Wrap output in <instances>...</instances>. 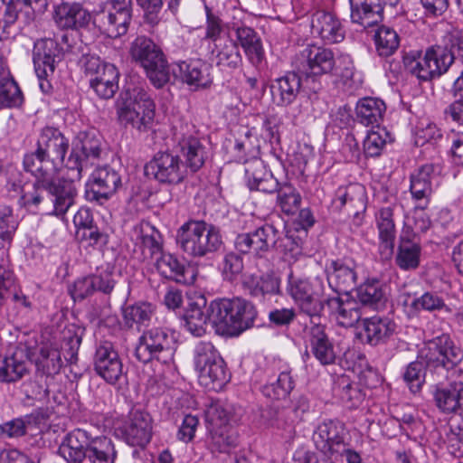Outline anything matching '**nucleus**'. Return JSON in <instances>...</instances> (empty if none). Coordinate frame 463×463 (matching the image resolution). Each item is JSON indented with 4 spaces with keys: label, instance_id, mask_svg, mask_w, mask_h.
I'll use <instances>...</instances> for the list:
<instances>
[{
    "label": "nucleus",
    "instance_id": "nucleus-1",
    "mask_svg": "<svg viewBox=\"0 0 463 463\" xmlns=\"http://www.w3.org/2000/svg\"><path fill=\"white\" fill-rule=\"evenodd\" d=\"M172 152H157L145 165V174L163 184H176L184 181L187 170L199 171L205 163L207 151L193 123L179 122L173 128Z\"/></svg>",
    "mask_w": 463,
    "mask_h": 463
},
{
    "label": "nucleus",
    "instance_id": "nucleus-2",
    "mask_svg": "<svg viewBox=\"0 0 463 463\" xmlns=\"http://www.w3.org/2000/svg\"><path fill=\"white\" fill-rule=\"evenodd\" d=\"M23 163L24 170L35 177L36 185L43 187L49 194L53 213L64 214L74 204L77 196L76 184L70 181L68 176L57 178L58 169L50 159L40 153L38 148L27 153Z\"/></svg>",
    "mask_w": 463,
    "mask_h": 463
},
{
    "label": "nucleus",
    "instance_id": "nucleus-3",
    "mask_svg": "<svg viewBox=\"0 0 463 463\" xmlns=\"http://www.w3.org/2000/svg\"><path fill=\"white\" fill-rule=\"evenodd\" d=\"M317 68H318V46L310 44L301 52L298 58V70L304 79L302 80L295 72H288L275 80L270 85L273 103L279 107L292 104L298 95L302 82L304 88L317 93Z\"/></svg>",
    "mask_w": 463,
    "mask_h": 463
},
{
    "label": "nucleus",
    "instance_id": "nucleus-4",
    "mask_svg": "<svg viewBox=\"0 0 463 463\" xmlns=\"http://www.w3.org/2000/svg\"><path fill=\"white\" fill-rule=\"evenodd\" d=\"M257 315L253 304L244 298H219L210 303V323L222 336H239L254 326Z\"/></svg>",
    "mask_w": 463,
    "mask_h": 463
},
{
    "label": "nucleus",
    "instance_id": "nucleus-5",
    "mask_svg": "<svg viewBox=\"0 0 463 463\" xmlns=\"http://www.w3.org/2000/svg\"><path fill=\"white\" fill-rule=\"evenodd\" d=\"M117 119L125 128L131 127L138 132L152 128L156 105L150 94L143 87L128 88L115 103Z\"/></svg>",
    "mask_w": 463,
    "mask_h": 463
},
{
    "label": "nucleus",
    "instance_id": "nucleus-6",
    "mask_svg": "<svg viewBox=\"0 0 463 463\" xmlns=\"http://www.w3.org/2000/svg\"><path fill=\"white\" fill-rule=\"evenodd\" d=\"M175 241L183 252L194 258H202L213 253L222 243L217 227L204 221L195 220H189L179 227Z\"/></svg>",
    "mask_w": 463,
    "mask_h": 463
},
{
    "label": "nucleus",
    "instance_id": "nucleus-7",
    "mask_svg": "<svg viewBox=\"0 0 463 463\" xmlns=\"http://www.w3.org/2000/svg\"><path fill=\"white\" fill-rule=\"evenodd\" d=\"M101 136L94 129L80 132L65 163L68 178L73 184L82 177V172L101 158L103 153Z\"/></svg>",
    "mask_w": 463,
    "mask_h": 463
},
{
    "label": "nucleus",
    "instance_id": "nucleus-8",
    "mask_svg": "<svg viewBox=\"0 0 463 463\" xmlns=\"http://www.w3.org/2000/svg\"><path fill=\"white\" fill-rule=\"evenodd\" d=\"M130 54L146 71L150 82L157 89L170 80L168 62L161 48L152 40L137 37L131 44Z\"/></svg>",
    "mask_w": 463,
    "mask_h": 463
},
{
    "label": "nucleus",
    "instance_id": "nucleus-9",
    "mask_svg": "<svg viewBox=\"0 0 463 463\" xmlns=\"http://www.w3.org/2000/svg\"><path fill=\"white\" fill-rule=\"evenodd\" d=\"M175 351V334L165 327H152L139 336L135 355L144 364L156 360L167 364L174 361Z\"/></svg>",
    "mask_w": 463,
    "mask_h": 463
},
{
    "label": "nucleus",
    "instance_id": "nucleus-10",
    "mask_svg": "<svg viewBox=\"0 0 463 463\" xmlns=\"http://www.w3.org/2000/svg\"><path fill=\"white\" fill-rule=\"evenodd\" d=\"M421 357L430 371L442 373L454 369L463 360V349L449 334H441L425 343Z\"/></svg>",
    "mask_w": 463,
    "mask_h": 463
},
{
    "label": "nucleus",
    "instance_id": "nucleus-11",
    "mask_svg": "<svg viewBox=\"0 0 463 463\" xmlns=\"http://www.w3.org/2000/svg\"><path fill=\"white\" fill-rule=\"evenodd\" d=\"M81 344V335L77 330L67 328L62 332L61 351L52 345H43L40 349L37 364L48 375L56 374L62 366L61 353L64 359L74 364L78 360V351Z\"/></svg>",
    "mask_w": 463,
    "mask_h": 463
},
{
    "label": "nucleus",
    "instance_id": "nucleus-12",
    "mask_svg": "<svg viewBox=\"0 0 463 463\" xmlns=\"http://www.w3.org/2000/svg\"><path fill=\"white\" fill-rule=\"evenodd\" d=\"M320 317L342 327H352L362 318L360 304L349 295L333 294L320 300Z\"/></svg>",
    "mask_w": 463,
    "mask_h": 463
},
{
    "label": "nucleus",
    "instance_id": "nucleus-13",
    "mask_svg": "<svg viewBox=\"0 0 463 463\" xmlns=\"http://www.w3.org/2000/svg\"><path fill=\"white\" fill-rule=\"evenodd\" d=\"M94 369L109 384H121L126 382L127 373L123 363L109 341H100L97 345Z\"/></svg>",
    "mask_w": 463,
    "mask_h": 463
},
{
    "label": "nucleus",
    "instance_id": "nucleus-14",
    "mask_svg": "<svg viewBox=\"0 0 463 463\" xmlns=\"http://www.w3.org/2000/svg\"><path fill=\"white\" fill-rule=\"evenodd\" d=\"M121 184V176L114 168L109 165L98 167L91 175L86 198L102 204L116 194Z\"/></svg>",
    "mask_w": 463,
    "mask_h": 463
},
{
    "label": "nucleus",
    "instance_id": "nucleus-15",
    "mask_svg": "<svg viewBox=\"0 0 463 463\" xmlns=\"http://www.w3.org/2000/svg\"><path fill=\"white\" fill-rule=\"evenodd\" d=\"M276 242V228L271 224H265L253 232L238 234L234 240V247L240 253L261 257Z\"/></svg>",
    "mask_w": 463,
    "mask_h": 463
},
{
    "label": "nucleus",
    "instance_id": "nucleus-16",
    "mask_svg": "<svg viewBox=\"0 0 463 463\" xmlns=\"http://www.w3.org/2000/svg\"><path fill=\"white\" fill-rule=\"evenodd\" d=\"M422 247L411 226H404L394 256L395 265L402 271L416 270L420 265Z\"/></svg>",
    "mask_w": 463,
    "mask_h": 463
},
{
    "label": "nucleus",
    "instance_id": "nucleus-17",
    "mask_svg": "<svg viewBox=\"0 0 463 463\" xmlns=\"http://www.w3.org/2000/svg\"><path fill=\"white\" fill-rule=\"evenodd\" d=\"M69 146V139L58 128L52 127L43 128L36 143V148L50 159L57 169L64 164Z\"/></svg>",
    "mask_w": 463,
    "mask_h": 463
},
{
    "label": "nucleus",
    "instance_id": "nucleus-18",
    "mask_svg": "<svg viewBox=\"0 0 463 463\" xmlns=\"http://www.w3.org/2000/svg\"><path fill=\"white\" fill-rule=\"evenodd\" d=\"M152 436L151 416L143 411L133 410L123 428L125 441L130 446L144 448Z\"/></svg>",
    "mask_w": 463,
    "mask_h": 463
},
{
    "label": "nucleus",
    "instance_id": "nucleus-19",
    "mask_svg": "<svg viewBox=\"0 0 463 463\" xmlns=\"http://www.w3.org/2000/svg\"><path fill=\"white\" fill-rule=\"evenodd\" d=\"M155 265L159 274L165 279L184 285H191L195 281V269L170 253L156 257Z\"/></svg>",
    "mask_w": 463,
    "mask_h": 463
},
{
    "label": "nucleus",
    "instance_id": "nucleus-20",
    "mask_svg": "<svg viewBox=\"0 0 463 463\" xmlns=\"http://www.w3.org/2000/svg\"><path fill=\"white\" fill-rule=\"evenodd\" d=\"M288 294L298 303L302 313L310 317V322L314 324L313 330L317 324L314 319L318 317V299L314 297V290L307 279L296 278L292 273L288 275Z\"/></svg>",
    "mask_w": 463,
    "mask_h": 463
},
{
    "label": "nucleus",
    "instance_id": "nucleus-21",
    "mask_svg": "<svg viewBox=\"0 0 463 463\" xmlns=\"http://www.w3.org/2000/svg\"><path fill=\"white\" fill-rule=\"evenodd\" d=\"M436 407L443 413L463 411V372L447 386H436L433 391Z\"/></svg>",
    "mask_w": 463,
    "mask_h": 463
},
{
    "label": "nucleus",
    "instance_id": "nucleus-22",
    "mask_svg": "<svg viewBox=\"0 0 463 463\" xmlns=\"http://www.w3.org/2000/svg\"><path fill=\"white\" fill-rule=\"evenodd\" d=\"M55 39L46 38L37 42L33 51V64L39 80L47 78L55 70L56 59L61 54Z\"/></svg>",
    "mask_w": 463,
    "mask_h": 463
},
{
    "label": "nucleus",
    "instance_id": "nucleus-23",
    "mask_svg": "<svg viewBox=\"0 0 463 463\" xmlns=\"http://www.w3.org/2000/svg\"><path fill=\"white\" fill-rule=\"evenodd\" d=\"M92 439L86 430L76 429L65 436L59 447V454L68 463H81L87 456Z\"/></svg>",
    "mask_w": 463,
    "mask_h": 463
},
{
    "label": "nucleus",
    "instance_id": "nucleus-24",
    "mask_svg": "<svg viewBox=\"0 0 463 463\" xmlns=\"http://www.w3.org/2000/svg\"><path fill=\"white\" fill-rule=\"evenodd\" d=\"M331 207L334 211L345 208L348 214L357 215L359 211L365 209L364 187L358 184L339 187L332 199Z\"/></svg>",
    "mask_w": 463,
    "mask_h": 463
},
{
    "label": "nucleus",
    "instance_id": "nucleus-25",
    "mask_svg": "<svg viewBox=\"0 0 463 463\" xmlns=\"http://www.w3.org/2000/svg\"><path fill=\"white\" fill-rule=\"evenodd\" d=\"M326 274L333 294L349 295L357 284V274L354 268L338 261H331L326 267Z\"/></svg>",
    "mask_w": 463,
    "mask_h": 463
},
{
    "label": "nucleus",
    "instance_id": "nucleus-26",
    "mask_svg": "<svg viewBox=\"0 0 463 463\" xmlns=\"http://www.w3.org/2000/svg\"><path fill=\"white\" fill-rule=\"evenodd\" d=\"M367 344L375 346L386 343L395 333L396 324L388 317L373 316L362 320Z\"/></svg>",
    "mask_w": 463,
    "mask_h": 463
},
{
    "label": "nucleus",
    "instance_id": "nucleus-27",
    "mask_svg": "<svg viewBox=\"0 0 463 463\" xmlns=\"http://www.w3.org/2000/svg\"><path fill=\"white\" fill-rule=\"evenodd\" d=\"M206 298L203 296L197 297L188 303L184 314L185 329L194 336L201 337L206 333L207 321L210 322V306L206 308Z\"/></svg>",
    "mask_w": 463,
    "mask_h": 463
},
{
    "label": "nucleus",
    "instance_id": "nucleus-28",
    "mask_svg": "<svg viewBox=\"0 0 463 463\" xmlns=\"http://www.w3.org/2000/svg\"><path fill=\"white\" fill-rule=\"evenodd\" d=\"M108 12L94 15L93 25L99 29L103 26L128 27L131 20V0H110Z\"/></svg>",
    "mask_w": 463,
    "mask_h": 463
},
{
    "label": "nucleus",
    "instance_id": "nucleus-29",
    "mask_svg": "<svg viewBox=\"0 0 463 463\" xmlns=\"http://www.w3.org/2000/svg\"><path fill=\"white\" fill-rule=\"evenodd\" d=\"M351 19L364 29L377 25L383 20V7L379 0H349Z\"/></svg>",
    "mask_w": 463,
    "mask_h": 463
},
{
    "label": "nucleus",
    "instance_id": "nucleus-30",
    "mask_svg": "<svg viewBox=\"0 0 463 463\" xmlns=\"http://www.w3.org/2000/svg\"><path fill=\"white\" fill-rule=\"evenodd\" d=\"M434 165H424L411 175L410 192L415 201H425L416 208L424 210L432 194V181L434 179Z\"/></svg>",
    "mask_w": 463,
    "mask_h": 463
},
{
    "label": "nucleus",
    "instance_id": "nucleus-31",
    "mask_svg": "<svg viewBox=\"0 0 463 463\" xmlns=\"http://www.w3.org/2000/svg\"><path fill=\"white\" fill-rule=\"evenodd\" d=\"M176 68L182 80L195 90L206 88L212 83L210 66L201 60L180 61Z\"/></svg>",
    "mask_w": 463,
    "mask_h": 463
},
{
    "label": "nucleus",
    "instance_id": "nucleus-32",
    "mask_svg": "<svg viewBox=\"0 0 463 463\" xmlns=\"http://www.w3.org/2000/svg\"><path fill=\"white\" fill-rule=\"evenodd\" d=\"M29 365L22 350H16L11 355L0 357V383H11L20 381L29 373Z\"/></svg>",
    "mask_w": 463,
    "mask_h": 463
},
{
    "label": "nucleus",
    "instance_id": "nucleus-33",
    "mask_svg": "<svg viewBox=\"0 0 463 463\" xmlns=\"http://www.w3.org/2000/svg\"><path fill=\"white\" fill-rule=\"evenodd\" d=\"M119 71L111 63H104L102 71L90 78V86L104 99H111L118 90Z\"/></svg>",
    "mask_w": 463,
    "mask_h": 463
},
{
    "label": "nucleus",
    "instance_id": "nucleus-34",
    "mask_svg": "<svg viewBox=\"0 0 463 463\" xmlns=\"http://www.w3.org/2000/svg\"><path fill=\"white\" fill-rule=\"evenodd\" d=\"M386 110L385 103L377 98H364L356 105V118L358 122L372 128H379Z\"/></svg>",
    "mask_w": 463,
    "mask_h": 463
},
{
    "label": "nucleus",
    "instance_id": "nucleus-35",
    "mask_svg": "<svg viewBox=\"0 0 463 463\" xmlns=\"http://www.w3.org/2000/svg\"><path fill=\"white\" fill-rule=\"evenodd\" d=\"M344 436L345 428L341 422L332 420L325 421L320 425V439L324 441L320 451L330 457L340 453V449L345 447Z\"/></svg>",
    "mask_w": 463,
    "mask_h": 463
},
{
    "label": "nucleus",
    "instance_id": "nucleus-36",
    "mask_svg": "<svg viewBox=\"0 0 463 463\" xmlns=\"http://www.w3.org/2000/svg\"><path fill=\"white\" fill-rule=\"evenodd\" d=\"M358 303L380 309L387 301L386 287L377 279H369L356 289Z\"/></svg>",
    "mask_w": 463,
    "mask_h": 463
},
{
    "label": "nucleus",
    "instance_id": "nucleus-37",
    "mask_svg": "<svg viewBox=\"0 0 463 463\" xmlns=\"http://www.w3.org/2000/svg\"><path fill=\"white\" fill-rule=\"evenodd\" d=\"M220 33L221 31H207L205 38L213 41L216 49L223 42L224 47L222 50L218 51L217 54L218 64L236 68L241 62V55L237 44L229 35L222 37Z\"/></svg>",
    "mask_w": 463,
    "mask_h": 463
},
{
    "label": "nucleus",
    "instance_id": "nucleus-38",
    "mask_svg": "<svg viewBox=\"0 0 463 463\" xmlns=\"http://www.w3.org/2000/svg\"><path fill=\"white\" fill-rule=\"evenodd\" d=\"M230 378L231 376L223 359L198 372L200 384L209 391H221L230 381Z\"/></svg>",
    "mask_w": 463,
    "mask_h": 463
},
{
    "label": "nucleus",
    "instance_id": "nucleus-39",
    "mask_svg": "<svg viewBox=\"0 0 463 463\" xmlns=\"http://www.w3.org/2000/svg\"><path fill=\"white\" fill-rule=\"evenodd\" d=\"M123 321L127 327L133 328L149 325L154 315V307L148 302H137L122 309Z\"/></svg>",
    "mask_w": 463,
    "mask_h": 463
},
{
    "label": "nucleus",
    "instance_id": "nucleus-40",
    "mask_svg": "<svg viewBox=\"0 0 463 463\" xmlns=\"http://www.w3.org/2000/svg\"><path fill=\"white\" fill-rule=\"evenodd\" d=\"M235 33L250 61L259 67L265 58L260 37L255 31H235Z\"/></svg>",
    "mask_w": 463,
    "mask_h": 463
},
{
    "label": "nucleus",
    "instance_id": "nucleus-41",
    "mask_svg": "<svg viewBox=\"0 0 463 463\" xmlns=\"http://www.w3.org/2000/svg\"><path fill=\"white\" fill-rule=\"evenodd\" d=\"M392 216L393 213L391 207L382 208L376 214L379 240L381 243L389 250L393 249L396 236L395 224Z\"/></svg>",
    "mask_w": 463,
    "mask_h": 463
},
{
    "label": "nucleus",
    "instance_id": "nucleus-42",
    "mask_svg": "<svg viewBox=\"0 0 463 463\" xmlns=\"http://www.w3.org/2000/svg\"><path fill=\"white\" fill-rule=\"evenodd\" d=\"M90 463H114L117 452L111 440L106 437L92 439V444L87 450Z\"/></svg>",
    "mask_w": 463,
    "mask_h": 463
},
{
    "label": "nucleus",
    "instance_id": "nucleus-43",
    "mask_svg": "<svg viewBox=\"0 0 463 463\" xmlns=\"http://www.w3.org/2000/svg\"><path fill=\"white\" fill-rule=\"evenodd\" d=\"M10 298L14 301L23 299V304L27 306L25 297H21L17 291L16 278L13 270L0 263V307Z\"/></svg>",
    "mask_w": 463,
    "mask_h": 463
},
{
    "label": "nucleus",
    "instance_id": "nucleus-44",
    "mask_svg": "<svg viewBox=\"0 0 463 463\" xmlns=\"http://www.w3.org/2000/svg\"><path fill=\"white\" fill-rule=\"evenodd\" d=\"M411 307L418 311L451 313V308L446 304L443 297L437 291H426L415 298Z\"/></svg>",
    "mask_w": 463,
    "mask_h": 463
},
{
    "label": "nucleus",
    "instance_id": "nucleus-45",
    "mask_svg": "<svg viewBox=\"0 0 463 463\" xmlns=\"http://www.w3.org/2000/svg\"><path fill=\"white\" fill-rule=\"evenodd\" d=\"M222 360L218 350L211 342H199L194 350V364L198 372L203 370L210 364L219 363Z\"/></svg>",
    "mask_w": 463,
    "mask_h": 463
},
{
    "label": "nucleus",
    "instance_id": "nucleus-46",
    "mask_svg": "<svg viewBox=\"0 0 463 463\" xmlns=\"http://www.w3.org/2000/svg\"><path fill=\"white\" fill-rule=\"evenodd\" d=\"M301 196L289 184H283L279 189L277 203L287 215L295 214L300 207Z\"/></svg>",
    "mask_w": 463,
    "mask_h": 463
},
{
    "label": "nucleus",
    "instance_id": "nucleus-47",
    "mask_svg": "<svg viewBox=\"0 0 463 463\" xmlns=\"http://www.w3.org/2000/svg\"><path fill=\"white\" fill-rule=\"evenodd\" d=\"M210 433L209 446L213 451L226 453L237 444V437L227 426L212 428Z\"/></svg>",
    "mask_w": 463,
    "mask_h": 463
},
{
    "label": "nucleus",
    "instance_id": "nucleus-48",
    "mask_svg": "<svg viewBox=\"0 0 463 463\" xmlns=\"http://www.w3.org/2000/svg\"><path fill=\"white\" fill-rule=\"evenodd\" d=\"M23 93L14 79L2 78L0 80V106L15 108L22 105Z\"/></svg>",
    "mask_w": 463,
    "mask_h": 463
},
{
    "label": "nucleus",
    "instance_id": "nucleus-49",
    "mask_svg": "<svg viewBox=\"0 0 463 463\" xmlns=\"http://www.w3.org/2000/svg\"><path fill=\"white\" fill-rule=\"evenodd\" d=\"M425 368L426 364L417 360L410 363L402 374L403 381L414 394L420 392L425 382Z\"/></svg>",
    "mask_w": 463,
    "mask_h": 463
},
{
    "label": "nucleus",
    "instance_id": "nucleus-50",
    "mask_svg": "<svg viewBox=\"0 0 463 463\" xmlns=\"http://www.w3.org/2000/svg\"><path fill=\"white\" fill-rule=\"evenodd\" d=\"M427 60L430 61L431 68L436 77L445 73L452 64L451 54L447 53V49L441 46H431L425 52Z\"/></svg>",
    "mask_w": 463,
    "mask_h": 463
},
{
    "label": "nucleus",
    "instance_id": "nucleus-51",
    "mask_svg": "<svg viewBox=\"0 0 463 463\" xmlns=\"http://www.w3.org/2000/svg\"><path fill=\"white\" fill-rule=\"evenodd\" d=\"M293 381L290 374L287 372L279 373L277 381L263 387L264 395L271 399H284L293 389Z\"/></svg>",
    "mask_w": 463,
    "mask_h": 463
},
{
    "label": "nucleus",
    "instance_id": "nucleus-52",
    "mask_svg": "<svg viewBox=\"0 0 463 463\" xmlns=\"http://www.w3.org/2000/svg\"><path fill=\"white\" fill-rule=\"evenodd\" d=\"M374 42L378 54L384 57L393 54L400 44L396 31H375Z\"/></svg>",
    "mask_w": 463,
    "mask_h": 463
},
{
    "label": "nucleus",
    "instance_id": "nucleus-53",
    "mask_svg": "<svg viewBox=\"0 0 463 463\" xmlns=\"http://www.w3.org/2000/svg\"><path fill=\"white\" fill-rule=\"evenodd\" d=\"M300 243L301 240L298 236H294V234L288 232L281 238L277 235V242L271 247H275L283 253L285 260L290 261L291 260H297L301 254Z\"/></svg>",
    "mask_w": 463,
    "mask_h": 463
},
{
    "label": "nucleus",
    "instance_id": "nucleus-54",
    "mask_svg": "<svg viewBox=\"0 0 463 463\" xmlns=\"http://www.w3.org/2000/svg\"><path fill=\"white\" fill-rule=\"evenodd\" d=\"M0 3L4 6L0 27L5 29L15 22L18 12L22 11L23 6H30L32 0H0Z\"/></svg>",
    "mask_w": 463,
    "mask_h": 463
},
{
    "label": "nucleus",
    "instance_id": "nucleus-55",
    "mask_svg": "<svg viewBox=\"0 0 463 463\" xmlns=\"http://www.w3.org/2000/svg\"><path fill=\"white\" fill-rule=\"evenodd\" d=\"M269 173L261 160L255 158L250 161L245 168L246 184L249 189L254 191L262 182V178Z\"/></svg>",
    "mask_w": 463,
    "mask_h": 463
},
{
    "label": "nucleus",
    "instance_id": "nucleus-56",
    "mask_svg": "<svg viewBox=\"0 0 463 463\" xmlns=\"http://www.w3.org/2000/svg\"><path fill=\"white\" fill-rule=\"evenodd\" d=\"M10 207H5L0 213V249L5 246V243H10L17 228Z\"/></svg>",
    "mask_w": 463,
    "mask_h": 463
},
{
    "label": "nucleus",
    "instance_id": "nucleus-57",
    "mask_svg": "<svg viewBox=\"0 0 463 463\" xmlns=\"http://www.w3.org/2000/svg\"><path fill=\"white\" fill-rule=\"evenodd\" d=\"M386 135V132L382 129ZM386 144L385 138L383 137L381 130L371 131L367 134L364 141V151L366 156H379Z\"/></svg>",
    "mask_w": 463,
    "mask_h": 463
},
{
    "label": "nucleus",
    "instance_id": "nucleus-58",
    "mask_svg": "<svg viewBox=\"0 0 463 463\" xmlns=\"http://www.w3.org/2000/svg\"><path fill=\"white\" fill-rule=\"evenodd\" d=\"M451 54L452 62L457 58L463 59V31H449L444 36V47Z\"/></svg>",
    "mask_w": 463,
    "mask_h": 463
},
{
    "label": "nucleus",
    "instance_id": "nucleus-59",
    "mask_svg": "<svg viewBox=\"0 0 463 463\" xmlns=\"http://www.w3.org/2000/svg\"><path fill=\"white\" fill-rule=\"evenodd\" d=\"M242 270L243 261L241 256L234 252L225 254L222 260V274L225 279H235Z\"/></svg>",
    "mask_w": 463,
    "mask_h": 463
},
{
    "label": "nucleus",
    "instance_id": "nucleus-60",
    "mask_svg": "<svg viewBox=\"0 0 463 463\" xmlns=\"http://www.w3.org/2000/svg\"><path fill=\"white\" fill-rule=\"evenodd\" d=\"M92 279L95 292L104 295H110L117 284L113 271L108 269L93 274Z\"/></svg>",
    "mask_w": 463,
    "mask_h": 463
},
{
    "label": "nucleus",
    "instance_id": "nucleus-61",
    "mask_svg": "<svg viewBox=\"0 0 463 463\" xmlns=\"http://www.w3.org/2000/svg\"><path fill=\"white\" fill-rule=\"evenodd\" d=\"M442 137L441 131L436 124L432 122H421L415 133V143L418 146H423L429 142L437 141Z\"/></svg>",
    "mask_w": 463,
    "mask_h": 463
},
{
    "label": "nucleus",
    "instance_id": "nucleus-62",
    "mask_svg": "<svg viewBox=\"0 0 463 463\" xmlns=\"http://www.w3.org/2000/svg\"><path fill=\"white\" fill-rule=\"evenodd\" d=\"M30 422L29 419L26 420L24 418H16L12 420L0 424V437L5 438H19L26 433L27 424Z\"/></svg>",
    "mask_w": 463,
    "mask_h": 463
},
{
    "label": "nucleus",
    "instance_id": "nucleus-63",
    "mask_svg": "<svg viewBox=\"0 0 463 463\" xmlns=\"http://www.w3.org/2000/svg\"><path fill=\"white\" fill-rule=\"evenodd\" d=\"M74 4L61 3L53 11V19L61 29H72V16L74 15Z\"/></svg>",
    "mask_w": 463,
    "mask_h": 463
},
{
    "label": "nucleus",
    "instance_id": "nucleus-64",
    "mask_svg": "<svg viewBox=\"0 0 463 463\" xmlns=\"http://www.w3.org/2000/svg\"><path fill=\"white\" fill-rule=\"evenodd\" d=\"M449 439V448L455 456L463 454V419L457 425H450V434Z\"/></svg>",
    "mask_w": 463,
    "mask_h": 463
}]
</instances>
